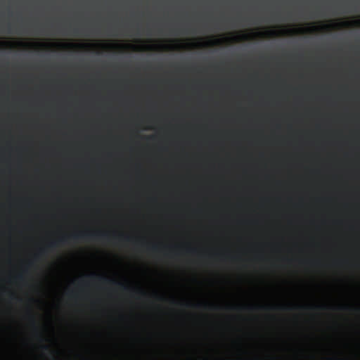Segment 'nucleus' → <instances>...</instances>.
Segmentation results:
<instances>
[{
	"mask_svg": "<svg viewBox=\"0 0 360 360\" xmlns=\"http://www.w3.org/2000/svg\"><path fill=\"white\" fill-rule=\"evenodd\" d=\"M188 251L189 252L193 253V252H195L196 250L195 249H193V248H189V249H188Z\"/></svg>",
	"mask_w": 360,
	"mask_h": 360,
	"instance_id": "nucleus-6",
	"label": "nucleus"
},
{
	"mask_svg": "<svg viewBox=\"0 0 360 360\" xmlns=\"http://www.w3.org/2000/svg\"><path fill=\"white\" fill-rule=\"evenodd\" d=\"M73 33H74V35H78L79 34L78 30L74 29Z\"/></svg>",
	"mask_w": 360,
	"mask_h": 360,
	"instance_id": "nucleus-7",
	"label": "nucleus"
},
{
	"mask_svg": "<svg viewBox=\"0 0 360 360\" xmlns=\"http://www.w3.org/2000/svg\"><path fill=\"white\" fill-rule=\"evenodd\" d=\"M139 292L140 294H141L142 295H146V293L143 291H142V290H139Z\"/></svg>",
	"mask_w": 360,
	"mask_h": 360,
	"instance_id": "nucleus-10",
	"label": "nucleus"
},
{
	"mask_svg": "<svg viewBox=\"0 0 360 360\" xmlns=\"http://www.w3.org/2000/svg\"><path fill=\"white\" fill-rule=\"evenodd\" d=\"M146 139H155V136H148Z\"/></svg>",
	"mask_w": 360,
	"mask_h": 360,
	"instance_id": "nucleus-9",
	"label": "nucleus"
},
{
	"mask_svg": "<svg viewBox=\"0 0 360 360\" xmlns=\"http://www.w3.org/2000/svg\"><path fill=\"white\" fill-rule=\"evenodd\" d=\"M110 238V235L108 233L103 231H85L62 236L57 240L49 243L45 248H40L38 252L35 254L34 259H39L41 257L45 255L48 251L53 250L59 245L68 243V240L70 239L74 240H96L109 241Z\"/></svg>",
	"mask_w": 360,
	"mask_h": 360,
	"instance_id": "nucleus-1",
	"label": "nucleus"
},
{
	"mask_svg": "<svg viewBox=\"0 0 360 360\" xmlns=\"http://www.w3.org/2000/svg\"><path fill=\"white\" fill-rule=\"evenodd\" d=\"M119 239H124V240H126L127 242H130L131 240V237L126 236H124V235H120V237H119Z\"/></svg>",
	"mask_w": 360,
	"mask_h": 360,
	"instance_id": "nucleus-3",
	"label": "nucleus"
},
{
	"mask_svg": "<svg viewBox=\"0 0 360 360\" xmlns=\"http://www.w3.org/2000/svg\"><path fill=\"white\" fill-rule=\"evenodd\" d=\"M269 34H270L271 35H275V34H276V32H275L274 31H271V32H269Z\"/></svg>",
	"mask_w": 360,
	"mask_h": 360,
	"instance_id": "nucleus-11",
	"label": "nucleus"
},
{
	"mask_svg": "<svg viewBox=\"0 0 360 360\" xmlns=\"http://www.w3.org/2000/svg\"><path fill=\"white\" fill-rule=\"evenodd\" d=\"M89 277H91V278H98L100 281H102V282H108V283H112L113 285L118 286L120 288H121L122 290H125V291H127L129 290V286L127 285L126 284L121 283V282H118L114 279H110L103 276H98L95 274H92L89 275Z\"/></svg>",
	"mask_w": 360,
	"mask_h": 360,
	"instance_id": "nucleus-2",
	"label": "nucleus"
},
{
	"mask_svg": "<svg viewBox=\"0 0 360 360\" xmlns=\"http://www.w3.org/2000/svg\"><path fill=\"white\" fill-rule=\"evenodd\" d=\"M149 249L153 252H158L160 250L159 246L157 245H153L152 246L149 247Z\"/></svg>",
	"mask_w": 360,
	"mask_h": 360,
	"instance_id": "nucleus-4",
	"label": "nucleus"
},
{
	"mask_svg": "<svg viewBox=\"0 0 360 360\" xmlns=\"http://www.w3.org/2000/svg\"><path fill=\"white\" fill-rule=\"evenodd\" d=\"M205 306H212V304H205Z\"/></svg>",
	"mask_w": 360,
	"mask_h": 360,
	"instance_id": "nucleus-14",
	"label": "nucleus"
},
{
	"mask_svg": "<svg viewBox=\"0 0 360 360\" xmlns=\"http://www.w3.org/2000/svg\"><path fill=\"white\" fill-rule=\"evenodd\" d=\"M31 319L33 323H35V321L33 316H31Z\"/></svg>",
	"mask_w": 360,
	"mask_h": 360,
	"instance_id": "nucleus-12",
	"label": "nucleus"
},
{
	"mask_svg": "<svg viewBox=\"0 0 360 360\" xmlns=\"http://www.w3.org/2000/svg\"><path fill=\"white\" fill-rule=\"evenodd\" d=\"M15 278L19 281H22L23 279V276L22 274H20L15 277Z\"/></svg>",
	"mask_w": 360,
	"mask_h": 360,
	"instance_id": "nucleus-5",
	"label": "nucleus"
},
{
	"mask_svg": "<svg viewBox=\"0 0 360 360\" xmlns=\"http://www.w3.org/2000/svg\"><path fill=\"white\" fill-rule=\"evenodd\" d=\"M28 265H32V262L31 261H30L28 263H27Z\"/></svg>",
	"mask_w": 360,
	"mask_h": 360,
	"instance_id": "nucleus-13",
	"label": "nucleus"
},
{
	"mask_svg": "<svg viewBox=\"0 0 360 360\" xmlns=\"http://www.w3.org/2000/svg\"><path fill=\"white\" fill-rule=\"evenodd\" d=\"M42 348L44 349V350H49V347L48 345H43L42 346Z\"/></svg>",
	"mask_w": 360,
	"mask_h": 360,
	"instance_id": "nucleus-8",
	"label": "nucleus"
}]
</instances>
